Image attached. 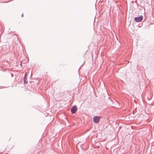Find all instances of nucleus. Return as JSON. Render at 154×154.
Listing matches in <instances>:
<instances>
[{
	"instance_id": "obj_1",
	"label": "nucleus",
	"mask_w": 154,
	"mask_h": 154,
	"mask_svg": "<svg viewBox=\"0 0 154 154\" xmlns=\"http://www.w3.org/2000/svg\"><path fill=\"white\" fill-rule=\"evenodd\" d=\"M134 19L135 21L136 22H139L143 20V16L142 15H140L139 17H135Z\"/></svg>"
},
{
	"instance_id": "obj_2",
	"label": "nucleus",
	"mask_w": 154,
	"mask_h": 154,
	"mask_svg": "<svg viewBox=\"0 0 154 154\" xmlns=\"http://www.w3.org/2000/svg\"><path fill=\"white\" fill-rule=\"evenodd\" d=\"M100 117L99 116H94L93 118V122L95 123H98L100 120Z\"/></svg>"
},
{
	"instance_id": "obj_3",
	"label": "nucleus",
	"mask_w": 154,
	"mask_h": 154,
	"mask_svg": "<svg viewBox=\"0 0 154 154\" xmlns=\"http://www.w3.org/2000/svg\"><path fill=\"white\" fill-rule=\"evenodd\" d=\"M77 110V108L76 106L74 105L71 108V111L72 113L74 114L76 112Z\"/></svg>"
},
{
	"instance_id": "obj_4",
	"label": "nucleus",
	"mask_w": 154,
	"mask_h": 154,
	"mask_svg": "<svg viewBox=\"0 0 154 154\" xmlns=\"http://www.w3.org/2000/svg\"><path fill=\"white\" fill-rule=\"evenodd\" d=\"M23 82L24 84H26L28 83V81H26V78L25 77L23 78Z\"/></svg>"
},
{
	"instance_id": "obj_5",
	"label": "nucleus",
	"mask_w": 154,
	"mask_h": 154,
	"mask_svg": "<svg viewBox=\"0 0 154 154\" xmlns=\"http://www.w3.org/2000/svg\"><path fill=\"white\" fill-rule=\"evenodd\" d=\"M27 76V73H26L24 74V77H26Z\"/></svg>"
},
{
	"instance_id": "obj_6",
	"label": "nucleus",
	"mask_w": 154,
	"mask_h": 154,
	"mask_svg": "<svg viewBox=\"0 0 154 154\" xmlns=\"http://www.w3.org/2000/svg\"><path fill=\"white\" fill-rule=\"evenodd\" d=\"M4 88V87L3 86H1V87H0V88Z\"/></svg>"
},
{
	"instance_id": "obj_7",
	"label": "nucleus",
	"mask_w": 154,
	"mask_h": 154,
	"mask_svg": "<svg viewBox=\"0 0 154 154\" xmlns=\"http://www.w3.org/2000/svg\"><path fill=\"white\" fill-rule=\"evenodd\" d=\"M21 17H23V14H22V15H21Z\"/></svg>"
},
{
	"instance_id": "obj_8",
	"label": "nucleus",
	"mask_w": 154,
	"mask_h": 154,
	"mask_svg": "<svg viewBox=\"0 0 154 154\" xmlns=\"http://www.w3.org/2000/svg\"><path fill=\"white\" fill-rule=\"evenodd\" d=\"M154 104H151V105L153 106V105Z\"/></svg>"
},
{
	"instance_id": "obj_9",
	"label": "nucleus",
	"mask_w": 154,
	"mask_h": 154,
	"mask_svg": "<svg viewBox=\"0 0 154 154\" xmlns=\"http://www.w3.org/2000/svg\"><path fill=\"white\" fill-rule=\"evenodd\" d=\"M11 75L12 77H13V75L12 74H11Z\"/></svg>"
},
{
	"instance_id": "obj_10",
	"label": "nucleus",
	"mask_w": 154,
	"mask_h": 154,
	"mask_svg": "<svg viewBox=\"0 0 154 154\" xmlns=\"http://www.w3.org/2000/svg\"><path fill=\"white\" fill-rule=\"evenodd\" d=\"M134 110L133 111V113H134Z\"/></svg>"
},
{
	"instance_id": "obj_11",
	"label": "nucleus",
	"mask_w": 154,
	"mask_h": 154,
	"mask_svg": "<svg viewBox=\"0 0 154 154\" xmlns=\"http://www.w3.org/2000/svg\"><path fill=\"white\" fill-rule=\"evenodd\" d=\"M20 66H22V64L21 63L20 64Z\"/></svg>"
}]
</instances>
